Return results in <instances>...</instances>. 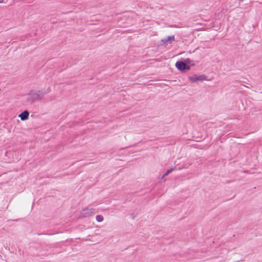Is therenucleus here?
Returning <instances> with one entry per match:
<instances>
[{"mask_svg": "<svg viewBox=\"0 0 262 262\" xmlns=\"http://www.w3.org/2000/svg\"><path fill=\"white\" fill-rule=\"evenodd\" d=\"M50 91L49 88L47 90H32L29 93L26 101L30 104L33 103L36 101L41 100L44 96Z\"/></svg>", "mask_w": 262, "mask_h": 262, "instance_id": "1", "label": "nucleus"}, {"mask_svg": "<svg viewBox=\"0 0 262 262\" xmlns=\"http://www.w3.org/2000/svg\"><path fill=\"white\" fill-rule=\"evenodd\" d=\"M175 66L182 72H186L190 69V66L186 64L182 59L177 61L175 64Z\"/></svg>", "mask_w": 262, "mask_h": 262, "instance_id": "2", "label": "nucleus"}, {"mask_svg": "<svg viewBox=\"0 0 262 262\" xmlns=\"http://www.w3.org/2000/svg\"><path fill=\"white\" fill-rule=\"evenodd\" d=\"M207 76L204 75H198L196 74H194L193 75L190 76L189 77V79L192 82H196L198 81H203L204 80H206Z\"/></svg>", "mask_w": 262, "mask_h": 262, "instance_id": "3", "label": "nucleus"}, {"mask_svg": "<svg viewBox=\"0 0 262 262\" xmlns=\"http://www.w3.org/2000/svg\"><path fill=\"white\" fill-rule=\"evenodd\" d=\"M174 40V36H168L166 38H165L161 40V42L163 43V45H167V43H171Z\"/></svg>", "mask_w": 262, "mask_h": 262, "instance_id": "4", "label": "nucleus"}, {"mask_svg": "<svg viewBox=\"0 0 262 262\" xmlns=\"http://www.w3.org/2000/svg\"><path fill=\"white\" fill-rule=\"evenodd\" d=\"M94 211V209L93 208H85L82 210V215L83 217L89 216L93 213Z\"/></svg>", "mask_w": 262, "mask_h": 262, "instance_id": "5", "label": "nucleus"}, {"mask_svg": "<svg viewBox=\"0 0 262 262\" xmlns=\"http://www.w3.org/2000/svg\"><path fill=\"white\" fill-rule=\"evenodd\" d=\"M29 115V113L28 111H24L21 113H20L18 117L20 118L22 121L26 120L28 119Z\"/></svg>", "mask_w": 262, "mask_h": 262, "instance_id": "6", "label": "nucleus"}, {"mask_svg": "<svg viewBox=\"0 0 262 262\" xmlns=\"http://www.w3.org/2000/svg\"><path fill=\"white\" fill-rule=\"evenodd\" d=\"M184 62L187 65L193 66L194 63H193L192 60H191L190 58H186V59H182Z\"/></svg>", "mask_w": 262, "mask_h": 262, "instance_id": "7", "label": "nucleus"}, {"mask_svg": "<svg viewBox=\"0 0 262 262\" xmlns=\"http://www.w3.org/2000/svg\"><path fill=\"white\" fill-rule=\"evenodd\" d=\"M174 168H170L169 169H168L166 170V171L165 172V173L163 174L162 178H163L164 177L168 176L169 173H170Z\"/></svg>", "mask_w": 262, "mask_h": 262, "instance_id": "8", "label": "nucleus"}, {"mask_svg": "<svg viewBox=\"0 0 262 262\" xmlns=\"http://www.w3.org/2000/svg\"><path fill=\"white\" fill-rule=\"evenodd\" d=\"M96 219L98 222H101L103 220V217L101 215H97L96 216Z\"/></svg>", "mask_w": 262, "mask_h": 262, "instance_id": "9", "label": "nucleus"}]
</instances>
